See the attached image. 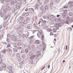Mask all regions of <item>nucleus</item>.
Here are the masks:
<instances>
[{
    "instance_id": "nucleus-1",
    "label": "nucleus",
    "mask_w": 73,
    "mask_h": 73,
    "mask_svg": "<svg viewBox=\"0 0 73 73\" xmlns=\"http://www.w3.org/2000/svg\"><path fill=\"white\" fill-rule=\"evenodd\" d=\"M14 29H16L17 32L18 33H19V32L21 33L23 32V29H22L19 27H17L16 26L15 27Z\"/></svg>"
},
{
    "instance_id": "nucleus-2",
    "label": "nucleus",
    "mask_w": 73,
    "mask_h": 73,
    "mask_svg": "<svg viewBox=\"0 0 73 73\" xmlns=\"http://www.w3.org/2000/svg\"><path fill=\"white\" fill-rule=\"evenodd\" d=\"M42 4V3L41 2H37V3L34 6L35 9H37L38 8H39V7H40L41 4Z\"/></svg>"
},
{
    "instance_id": "nucleus-3",
    "label": "nucleus",
    "mask_w": 73,
    "mask_h": 73,
    "mask_svg": "<svg viewBox=\"0 0 73 73\" xmlns=\"http://www.w3.org/2000/svg\"><path fill=\"white\" fill-rule=\"evenodd\" d=\"M38 32L39 33H37V36L39 38H40V37L41 36V35H42V31H41V30H39Z\"/></svg>"
},
{
    "instance_id": "nucleus-4",
    "label": "nucleus",
    "mask_w": 73,
    "mask_h": 73,
    "mask_svg": "<svg viewBox=\"0 0 73 73\" xmlns=\"http://www.w3.org/2000/svg\"><path fill=\"white\" fill-rule=\"evenodd\" d=\"M21 4L20 3L17 4L16 6V7L17 9H19L20 8H21Z\"/></svg>"
},
{
    "instance_id": "nucleus-5",
    "label": "nucleus",
    "mask_w": 73,
    "mask_h": 73,
    "mask_svg": "<svg viewBox=\"0 0 73 73\" xmlns=\"http://www.w3.org/2000/svg\"><path fill=\"white\" fill-rule=\"evenodd\" d=\"M40 53H41V51H36V55H35V56H39L40 55Z\"/></svg>"
},
{
    "instance_id": "nucleus-6",
    "label": "nucleus",
    "mask_w": 73,
    "mask_h": 73,
    "mask_svg": "<svg viewBox=\"0 0 73 73\" xmlns=\"http://www.w3.org/2000/svg\"><path fill=\"white\" fill-rule=\"evenodd\" d=\"M40 41L39 40H36L35 41L34 43L35 44H40Z\"/></svg>"
},
{
    "instance_id": "nucleus-7",
    "label": "nucleus",
    "mask_w": 73,
    "mask_h": 73,
    "mask_svg": "<svg viewBox=\"0 0 73 73\" xmlns=\"http://www.w3.org/2000/svg\"><path fill=\"white\" fill-rule=\"evenodd\" d=\"M8 25V23L7 22L4 23L3 24V26L4 27H7Z\"/></svg>"
},
{
    "instance_id": "nucleus-8",
    "label": "nucleus",
    "mask_w": 73,
    "mask_h": 73,
    "mask_svg": "<svg viewBox=\"0 0 73 73\" xmlns=\"http://www.w3.org/2000/svg\"><path fill=\"white\" fill-rule=\"evenodd\" d=\"M41 20L43 21L42 22V24H45L46 23V20L43 21V19H41Z\"/></svg>"
},
{
    "instance_id": "nucleus-9",
    "label": "nucleus",
    "mask_w": 73,
    "mask_h": 73,
    "mask_svg": "<svg viewBox=\"0 0 73 73\" xmlns=\"http://www.w3.org/2000/svg\"><path fill=\"white\" fill-rule=\"evenodd\" d=\"M1 65L2 66V67H3V68H6V67L7 66H6V65H5V64L3 63H2Z\"/></svg>"
},
{
    "instance_id": "nucleus-10",
    "label": "nucleus",
    "mask_w": 73,
    "mask_h": 73,
    "mask_svg": "<svg viewBox=\"0 0 73 73\" xmlns=\"http://www.w3.org/2000/svg\"><path fill=\"white\" fill-rule=\"evenodd\" d=\"M29 11H32L34 13L35 11H34V9L32 8H29L28 9Z\"/></svg>"
},
{
    "instance_id": "nucleus-11",
    "label": "nucleus",
    "mask_w": 73,
    "mask_h": 73,
    "mask_svg": "<svg viewBox=\"0 0 73 73\" xmlns=\"http://www.w3.org/2000/svg\"><path fill=\"white\" fill-rule=\"evenodd\" d=\"M49 2V0H44V4H47Z\"/></svg>"
},
{
    "instance_id": "nucleus-12",
    "label": "nucleus",
    "mask_w": 73,
    "mask_h": 73,
    "mask_svg": "<svg viewBox=\"0 0 73 73\" xmlns=\"http://www.w3.org/2000/svg\"><path fill=\"white\" fill-rule=\"evenodd\" d=\"M24 19H25L24 17H23L22 16H21L19 17V19L21 21H22V20H24Z\"/></svg>"
},
{
    "instance_id": "nucleus-13",
    "label": "nucleus",
    "mask_w": 73,
    "mask_h": 73,
    "mask_svg": "<svg viewBox=\"0 0 73 73\" xmlns=\"http://www.w3.org/2000/svg\"><path fill=\"white\" fill-rule=\"evenodd\" d=\"M55 25L56 27H58V26L59 27H60V26H61V24L60 23H56Z\"/></svg>"
},
{
    "instance_id": "nucleus-14",
    "label": "nucleus",
    "mask_w": 73,
    "mask_h": 73,
    "mask_svg": "<svg viewBox=\"0 0 73 73\" xmlns=\"http://www.w3.org/2000/svg\"><path fill=\"white\" fill-rule=\"evenodd\" d=\"M14 38H15V36H14V35H13L11 36V40H13Z\"/></svg>"
},
{
    "instance_id": "nucleus-15",
    "label": "nucleus",
    "mask_w": 73,
    "mask_h": 73,
    "mask_svg": "<svg viewBox=\"0 0 73 73\" xmlns=\"http://www.w3.org/2000/svg\"><path fill=\"white\" fill-rule=\"evenodd\" d=\"M13 40L14 41H17V36H15Z\"/></svg>"
},
{
    "instance_id": "nucleus-16",
    "label": "nucleus",
    "mask_w": 73,
    "mask_h": 73,
    "mask_svg": "<svg viewBox=\"0 0 73 73\" xmlns=\"http://www.w3.org/2000/svg\"><path fill=\"white\" fill-rule=\"evenodd\" d=\"M36 56V55H34L33 56H31L30 58V59L32 60L33 59V58H35Z\"/></svg>"
},
{
    "instance_id": "nucleus-17",
    "label": "nucleus",
    "mask_w": 73,
    "mask_h": 73,
    "mask_svg": "<svg viewBox=\"0 0 73 73\" xmlns=\"http://www.w3.org/2000/svg\"><path fill=\"white\" fill-rule=\"evenodd\" d=\"M20 25H21L22 26H24V23L22 21H21L20 22Z\"/></svg>"
},
{
    "instance_id": "nucleus-18",
    "label": "nucleus",
    "mask_w": 73,
    "mask_h": 73,
    "mask_svg": "<svg viewBox=\"0 0 73 73\" xmlns=\"http://www.w3.org/2000/svg\"><path fill=\"white\" fill-rule=\"evenodd\" d=\"M50 17L51 18V19H54L55 17V16L54 15H51L50 16Z\"/></svg>"
},
{
    "instance_id": "nucleus-19",
    "label": "nucleus",
    "mask_w": 73,
    "mask_h": 73,
    "mask_svg": "<svg viewBox=\"0 0 73 73\" xmlns=\"http://www.w3.org/2000/svg\"><path fill=\"white\" fill-rule=\"evenodd\" d=\"M53 5V2H50V7H52Z\"/></svg>"
},
{
    "instance_id": "nucleus-20",
    "label": "nucleus",
    "mask_w": 73,
    "mask_h": 73,
    "mask_svg": "<svg viewBox=\"0 0 73 73\" xmlns=\"http://www.w3.org/2000/svg\"><path fill=\"white\" fill-rule=\"evenodd\" d=\"M7 46H6V47L7 48H9L10 46H11V44H7Z\"/></svg>"
},
{
    "instance_id": "nucleus-21",
    "label": "nucleus",
    "mask_w": 73,
    "mask_h": 73,
    "mask_svg": "<svg viewBox=\"0 0 73 73\" xmlns=\"http://www.w3.org/2000/svg\"><path fill=\"white\" fill-rule=\"evenodd\" d=\"M2 53H5L6 52V50H3L1 51Z\"/></svg>"
},
{
    "instance_id": "nucleus-22",
    "label": "nucleus",
    "mask_w": 73,
    "mask_h": 73,
    "mask_svg": "<svg viewBox=\"0 0 73 73\" xmlns=\"http://www.w3.org/2000/svg\"><path fill=\"white\" fill-rule=\"evenodd\" d=\"M47 32H50V31H52V29H47L46 30Z\"/></svg>"
},
{
    "instance_id": "nucleus-23",
    "label": "nucleus",
    "mask_w": 73,
    "mask_h": 73,
    "mask_svg": "<svg viewBox=\"0 0 73 73\" xmlns=\"http://www.w3.org/2000/svg\"><path fill=\"white\" fill-rule=\"evenodd\" d=\"M44 8L45 9L47 10L48 9V6L47 5H46L44 6Z\"/></svg>"
},
{
    "instance_id": "nucleus-24",
    "label": "nucleus",
    "mask_w": 73,
    "mask_h": 73,
    "mask_svg": "<svg viewBox=\"0 0 73 73\" xmlns=\"http://www.w3.org/2000/svg\"><path fill=\"white\" fill-rule=\"evenodd\" d=\"M8 69L9 70H12V68L11 66H8Z\"/></svg>"
},
{
    "instance_id": "nucleus-25",
    "label": "nucleus",
    "mask_w": 73,
    "mask_h": 73,
    "mask_svg": "<svg viewBox=\"0 0 73 73\" xmlns=\"http://www.w3.org/2000/svg\"><path fill=\"white\" fill-rule=\"evenodd\" d=\"M13 50L14 52H17L18 51L17 49L16 48H14L13 49Z\"/></svg>"
},
{
    "instance_id": "nucleus-26",
    "label": "nucleus",
    "mask_w": 73,
    "mask_h": 73,
    "mask_svg": "<svg viewBox=\"0 0 73 73\" xmlns=\"http://www.w3.org/2000/svg\"><path fill=\"white\" fill-rule=\"evenodd\" d=\"M6 8H7V10H11V7H10L8 6H7Z\"/></svg>"
},
{
    "instance_id": "nucleus-27",
    "label": "nucleus",
    "mask_w": 73,
    "mask_h": 73,
    "mask_svg": "<svg viewBox=\"0 0 73 73\" xmlns=\"http://www.w3.org/2000/svg\"><path fill=\"white\" fill-rule=\"evenodd\" d=\"M70 18L69 17H67L66 18V20L68 21H70Z\"/></svg>"
},
{
    "instance_id": "nucleus-28",
    "label": "nucleus",
    "mask_w": 73,
    "mask_h": 73,
    "mask_svg": "<svg viewBox=\"0 0 73 73\" xmlns=\"http://www.w3.org/2000/svg\"><path fill=\"white\" fill-rule=\"evenodd\" d=\"M25 51L26 53H28L29 52V51L28 50V49L27 48H26L25 49Z\"/></svg>"
},
{
    "instance_id": "nucleus-29",
    "label": "nucleus",
    "mask_w": 73,
    "mask_h": 73,
    "mask_svg": "<svg viewBox=\"0 0 73 73\" xmlns=\"http://www.w3.org/2000/svg\"><path fill=\"white\" fill-rule=\"evenodd\" d=\"M8 19V15H5L4 18V20H6Z\"/></svg>"
},
{
    "instance_id": "nucleus-30",
    "label": "nucleus",
    "mask_w": 73,
    "mask_h": 73,
    "mask_svg": "<svg viewBox=\"0 0 73 73\" xmlns=\"http://www.w3.org/2000/svg\"><path fill=\"white\" fill-rule=\"evenodd\" d=\"M33 54V53L32 52H31L29 53V56H32Z\"/></svg>"
},
{
    "instance_id": "nucleus-31",
    "label": "nucleus",
    "mask_w": 73,
    "mask_h": 73,
    "mask_svg": "<svg viewBox=\"0 0 73 73\" xmlns=\"http://www.w3.org/2000/svg\"><path fill=\"white\" fill-rule=\"evenodd\" d=\"M29 15V13H25V17L28 16V15Z\"/></svg>"
},
{
    "instance_id": "nucleus-32",
    "label": "nucleus",
    "mask_w": 73,
    "mask_h": 73,
    "mask_svg": "<svg viewBox=\"0 0 73 73\" xmlns=\"http://www.w3.org/2000/svg\"><path fill=\"white\" fill-rule=\"evenodd\" d=\"M2 63H3V60H2V59L1 58L0 59V64H1V65Z\"/></svg>"
},
{
    "instance_id": "nucleus-33",
    "label": "nucleus",
    "mask_w": 73,
    "mask_h": 73,
    "mask_svg": "<svg viewBox=\"0 0 73 73\" xmlns=\"http://www.w3.org/2000/svg\"><path fill=\"white\" fill-rule=\"evenodd\" d=\"M52 31L53 32H56V29L55 28H54L52 29Z\"/></svg>"
},
{
    "instance_id": "nucleus-34",
    "label": "nucleus",
    "mask_w": 73,
    "mask_h": 73,
    "mask_svg": "<svg viewBox=\"0 0 73 73\" xmlns=\"http://www.w3.org/2000/svg\"><path fill=\"white\" fill-rule=\"evenodd\" d=\"M42 15V13H40L38 15V17H41Z\"/></svg>"
},
{
    "instance_id": "nucleus-35",
    "label": "nucleus",
    "mask_w": 73,
    "mask_h": 73,
    "mask_svg": "<svg viewBox=\"0 0 73 73\" xmlns=\"http://www.w3.org/2000/svg\"><path fill=\"white\" fill-rule=\"evenodd\" d=\"M47 18H48V20H51V18H50V16H47Z\"/></svg>"
},
{
    "instance_id": "nucleus-36",
    "label": "nucleus",
    "mask_w": 73,
    "mask_h": 73,
    "mask_svg": "<svg viewBox=\"0 0 73 73\" xmlns=\"http://www.w3.org/2000/svg\"><path fill=\"white\" fill-rule=\"evenodd\" d=\"M57 21L58 22H60V21H61V18H58V19Z\"/></svg>"
},
{
    "instance_id": "nucleus-37",
    "label": "nucleus",
    "mask_w": 73,
    "mask_h": 73,
    "mask_svg": "<svg viewBox=\"0 0 73 73\" xmlns=\"http://www.w3.org/2000/svg\"><path fill=\"white\" fill-rule=\"evenodd\" d=\"M27 22H28V21H27V20H25L24 21V24H27Z\"/></svg>"
},
{
    "instance_id": "nucleus-38",
    "label": "nucleus",
    "mask_w": 73,
    "mask_h": 73,
    "mask_svg": "<svg viewBox=\"0 0 73 73\" xmlns=\"http://www.w3.org/2000/svg\"><path fill=\"white\" fill-rule=\"evenodd\" d=\"M70 21L71 22H73V18H71L70 19Z\"/></svg>"
},
{
    "instance_id": "nucleus-39",
    "label": "nucleus",
    "mask_w": 73,
    "mask_h": 73,
    "mask_svg": "<svg viewBox=\"0 0 73 73\" xmlns=\"http://www.w3.org/2000/svg\"><path fill=\"white\" fill-rule=\"evenodd\" d=\"M69 16H72V15H73V14H72V13L71 12H70L69 13Z\"/></svg>"
},
{
    "instance_id": "nucleus-40",
    "label": "nucleus",
    "mask_w": 73,
    "mask_h": 73,
    "mask_svg": "<svg viewBox=\"0 0 73 73\" xmlns=\"http://www.w3.org/2000/svg\"><path fill=\"white\" fill-rule=\"evenodd\" d=\"M2 43L4 45H7V43H6L5 42H2Z\"/></svg>"
},
{
    "instance_id": "nucleus-41",
    "label": "nucleus",
    "mask_w": 73,
    "mask_h": 73,
    "mask_svg": "<svg viewBox=\"0 0 73 73\" xmlns=\"http://www.w3.org/2000/svg\"><path fill=\"white\" fill-rule=\"evenodd\" d=\"M17 57H19L20 56V54H19V53H18L17 54Z\"/></svg>"
},
{
    "instance_id": "nucleus-42",
    "label": "nucleus",
    "mask_w": 73,
    "mask_h": 73,
    "mask_svg": "<svg viewBox=\"0 0 73 73\" xmlns=\"http://www.w3.org/2000/svg\"><path fill=\"white\" fill-rule=\"evenodd\" d=\"M1 15V17H3L4 16V14H1V13H0V15Z\"/></svg>"
},
{
    "instance_id": "nucleus-43",
    "label": "nucleus",
    "mask_w": 73,
    "mask_h": 73,
    "mask_svg": "<svg viewBox=\"0 0 73 73\" xmlns=\"http://www.w3.org/2000/svg\"><path fill=\"white\" fill-rule=\"evenodd\" d=\"M25 37H26V35L25 34H23V38H25Z\"/></svg>"
},
{
    "instance_id": "nucleus-44",
    "label": "nucleus",
    "mask_w": 73,
    "mask_h": 73,
    "mask_svg": "<svg viewBox=\"0 0 73 73\" xmlns=\"http://www.w3.org/2000/svg\"><path fill=\"white\" fill-rule=\"evenodd\" d=\"M43 19H46L47 18V16L46 15L44 16H43Z\"/></svg>"
},
{
    "instance_id": "nucleus-45",
    "label": "nucleus",
    "mask_w": 73,
    "mask_h": 73,
    "mask_svg": "<svg viewBox=\"0 0 73 73\" xmlns=\"http://www.w3.org/2000/svg\"><path fill=\"white\" fill-rule=\"evenodd\" d=\"M7 42H8V43L9 42V41H10L9 39H8V38H7Z\"/></svg>"
},
{
    "instance_id": "nucleus-46",
    "label": "nucleus",
    "mask_w": 73,
    "mask_h": 73,
    "mask_svg": "<svg viewBox=\"0 0 73 73\" xmlns=\"http://www.w3.org/2000/svg\"><path fill=\"white\" fill-rule=\"evenodd\" d=\"M62 16L63 17H65V16H66V15H65V13H64L63 14H62Z\"/></svg>"
},
{
    "instance_id": "nucleus-47",
    "label": "nucleus",
    "mask_w": 73,
    "mask_h": 73,
    "mask_svg": "<svg viewBox=\"0 0 73 73\" xmlns=\"http://www.w3.org/2000/svg\"><path fill=\"white\" fill-rule=\"evenodd\" d=\"M22 57L23 58V59H24V58H25V54L23 55Z\"/></svg>"
},
{
    "instance_id": "nucleus-48",
    "label": "nucleus",
    "mask_w": 73,
    "mask_h": 73,
    "mask_svg": "<svg viewBox=\"0 0 73 73\" xmlns=\"http://www.w3.org/2000/svg\"><path fill=\"white\" fill-rule=\"evenodd\" d=\"M33 38V36H30L29 38V39H32Z\"/></svg>"
},
{
    "instance_id": "nucleus-49",
    "label": "nucleus",
    "mask_w": 73,
    "mask_h": 73,
    "mask_svg": "<svg viewBox=\"0 0 73 73\" xmlns=\"http://www.w3.org/2000/svg\"><path fill=\"white\" fill-rule=\"evenodd\" d=\"M26 20L28 21H29V20H30V18L29 17H27L26 18Z\"/></svg>"
},
{
    "instance_id": "nucleus-50",
    "label": "nucleus",
    "mask_w": 73,
    "mask_h": 73,
    "mask_svg": "<svg viewBox=\"0 0 73 73\" xmlns=\"http://www.w3.org/2000/svg\"><path fill=\"white\" fill-rule=\"evenodd\" d=\"M22 36V35L21 34H20L18 36L20 38H21V37Z\"/></svg>"
},
{
    "instance_id": "nucleus-51",
    "label": "nucleus",
    "mask_w": 73,
    "mask_h": 73,
    "mask_svg": "<svg viewBox=\"0 0 73 73\" xmlns=\"http://www.w3.org/2000/svg\"><path fill=\"white\" fill-rule=\"evenodd\" d=\"M3 70V68L2 67H0V70H1V71H2Z\"/></svg>"
},
{
    "instance_id": "nucleus-52",
    "label": "nucleus",
    "mask_w": 73,
    "mask_h": 73,
    "mask_svg": "<svg viewBox=\"0 0 73 73\" xmlns=\"http://www.w3.org/2000/svg\"><path fill=\"white\" fill-rule=\"evenodd\" d=\"M73 4V2H71L70 3H68V5H69V4Z\"/></svg>"
},
{
    "instance_id": "nucleus-53",
    "label": "nucleus",
    "mask_w": 73,
    "mask_h": 73,
    "mask_svg": "<svg viewBox=\"0 0 73 73\" xmlns=\"http://www.w3.org/2000/svg\"><path fill=\"white\" fill-rule=\"evenodd\" d=\"M59 1H60V0H56V3H58Z\"/></svg>"
},
{
    "instance_id": "nucleus-54",
    "label": "nucleus",
    "mask_w": 73,
    "mask_h": 73,
    "mask_svg": "<svg viewBox=\"0 0 73 73\" xmlns=\"http://www.w3.org/2000/svg\"><path fill=\"white\" fill-rule=\"evenodd\" d=\"M42 44L43 45V46H46V44L44 43L43 42H42Z\"/></svg>"
},
{
    "instance_id": "nucleus-55",
    "label": "nucleus",
    "mask_w": 73,
    "mask_h": 73,
    "mask_svg": "<svg viewBox=\"0 0 73 73\" xmlns=\"http://www.w3.org/2000/svg\"><path fill=\"white\" fill-rule=\"evenodd\" d=\"M10 0H5V2H9V1H10Z\"/></svg>"
},
{
    "instance_id": "nucleus-56",
    "label": "nucleus",
    "mask_w": 73,
    "mask_h": 73,
    "mask_svg": "<svg viewBox=\"0 0 73 73\" xmlns=\"http://www.w3.org/2000/svg\"><path fill=\"white\" fill-rule=\"evenodd\" d=\"M22 16H25V13H23L22 14Z\"/></svg>"
},
{
    "instance_id": "nucleus-57",
    "label": "nucleus",
    "mask_w": 73,
    "mask_h": 73,
    "mask_svg": "<svg viewBox=\"0 0 73 73\" xmlns=\"http://www.w3.org/2000/svg\"><path fill=\"white\" fill-rule=\"evenodd\" d=\"M69 22H70V21H68L67 20L66 21V24H69Z\"/></svg>"
},
{
    "instance_id": "nucleus-58",
    "label": "nucleus",
    "mask_w": 73,
    "mask_h": 73,
    "mask_svg": "<svg viewBox=\"0 0 73 73\" xmlns=\"http://www.w3.org/2000/svg\"><path fill=\"white\" fill-rule=\"evenodd\" d=\"M52 33H52V32H50V36H52V35H54Z\"/></svg>"
},
{
    "instance_id": "nucleus-59",
    "label": "nucleus",
    "mask_w": 73,
    "mask_h": 73,
    "mask_svg": "<svg viewBox=\"0 0 73 73\" xmlns=\"http://www.w3.org/2000/svg\"><path fill=\"white\" fill-rule=\"evenodd\" d=\"M9 73H13V71L12 70H10L9 71Z\"/></svg>"
},
{
    "instance_id": "nucleus-60",
    "label": "nucleus",
    "mask_w": 73,
    "mask_h": 73,
    "mask_svg": "<svg viewBox=\"0 0 73 73\" xmlns=\"http://www.w3.org/2000/svg\"><path fill=\"white\" fill-rule=\"evenodd\" d=\"M31 48H35V46H34V45H33L31 46Z\"/></svg>"
},
{
    "instance_id": "nucleus-61",
    "label": "nucleus",
    "mask_w": 73,
    "mask_h": 73,
    "mask_svg": "<svg viewBox=\"0 0 73 73\" xmlns=\"http://www.w3.org/2000/svg\"><path fill=\"white\" fill-rule=\"evenodd\" d=\"M64 8H66V9L68 8V7L66 6H64Z\"/></svg>"
},
{
    "instance_id": "nucleus-62",
    "label": "nucleus",
    "mask_w": 73,
    "mask_h": 73,
    "mask_svg": "<svg viewBox=\"0 0 73 73\" xmlns=\"http://www.w3.org/2000/svg\"><path fill=\"white\" fill-rule=\"evenodd\" d=\"M31 28V27L30 26H28L27 27V29H30Z\"/></svg>"
},
{
    "instance_id": "nucleus-63",
    "label": "nucleus",
    "mask_w": 73,
    "mask_h": 73,
    "mask_svg": "<svg viewBox=\"0 0 73 73\" xmlns=\"http://www.w3.org/2000/svg\"><path fill=\"white\" fill-rule=\"evenodd\" d=\"M10 34H7V37H9V36H10Z\"/></svg>"
},
{
    "instance_id": "nucleus-64",
    "label": "nucleus",
    "mask_w": 73,
    "mask_h": 73,
    "mask_svg": "<svg viewBox=\"0 0 73 73\" xmlns=\"http://www.w3.org/2000/svg\"><path fill=\"white\" fill-rule=\"evenodd\" d=\"M34 19H35V17H33V21H34Z\"/></svg>"
}]
</instances>
